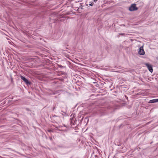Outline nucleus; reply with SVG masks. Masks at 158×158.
<instances>
[{
  "mask_svg": "<svg viewBox=\"0 0 158 158\" xmlns=\"http://www.w3.org/2000/svg\"><path fill=\"white\" fill-rule=\"evenodd\" d=\"M138 10V8L136 6L135 4H132L129 8V10L130 11H133Z\"/></svg>",
  "mask_w": 158,
  "mask_h": 158,
  "instance_id": "f257e3e1",
  "label": "nucleus"
},
{
  "mask_svg": "<svg viewBox=\"0 0 158 158\" xmlns=\"http://www.w3.org/2000/svg\"><path fill=\"white\" fill-rule=\"evenodd\" d=\"M145 65L147 67L150 72L152 73L153 71L152 65L149 63H146Z\"/></svg>",
  "mask_w": 158,
  "mask_h": 158,
  "instance_id": "f03ea898",
  "label": "nucleus"
},
{
  "mask_svg": "<svg viewBox=\"0 0 158 158\" xmlns=\"http://www.w3.org/2000/svg\"><path fill=\"white\" fill-rule=\"evenodd\" d=\"M138 53L140 55H144L145 54V52L144 51L143 47H141L139 48V51L138 52Z\"/></svg>",
  "mask_w": 158,
  "mask_h": 158,
  "instance_id": "7ed1b4c3",
  "label": "nucleus"
},
{
  "mask_svg": "<svg viewBox=\"0 0 158 158\" xmlns=\"http://www.w3.org/2000/svg\"><path fill=\"white\" fill-rule=\"evenodd\" d=\"M20 78H21V79H22V80H23V81L24 82H25V83L26 84H28L29 83L28 80L27 79H26L25 77H24L23 76H20Z\"/></svg>",
  "mask_w": 158,
  "mask_h": 158,
  "instance_id": "20e7f679",
  "label": "nucleus"
},
{
  "mask_svg": "<svg viewBox=\"0 0 158 158\" xmlns=\"http://www.w3.org/2000/svg\"><path fill=\"white\" fill-rule=\"evenodd\" d=\"M158 102V99H155L152 100H151L149 101V102L152 103Z\"/></svg>",
  "mask_w": 158,
  "mask_h": 158,
  "instance_id": "39448f33",
  "label": "nucleus"
},
{
  "mask_svg": "<svg viewBox=\"0 0 158 158\" xmlns=\"http://www.w3.org/2000/svg\"><path fill=\"white\" fill-rule=\"evenodd\" d=\"M94 4V2H90V3H89V5L90 6H92L93 4Z\"/></svg>",
  "mask_w": 158,
  "mask_h": 158,
  "instance_id": "423d86ee",
  "label": "nucleus"
},
{
  "mask_svg": "<svg viewBox=\"0 0 158 158\" xmlns=\"http://www.w3.org/2000/svg\"><path fill=\"white\" fill-rule=\"evenodd\" d=\"M48 131L49 132H50L51 131V130H48Z\"/></svg>",
  "mask_w": 158,
  "mask_h": 158,
  "instance_id": "0eeeda50",
  "label": "nucleus"
},
{
  "mask_svg": "<svg viewBox=\"0 0 158 158\" xmlns=\"http://www.w3.org/2000/svg\"><path fill=\"white\" fill-rule=\"evenodd\" d=\"M97 0H94V2H95L96 1H97Z\"/></svg>",
  "mask_w": 158,
  "mask_h": 158,
  "instance_id": "6e6552de",
  "label": "nucleus"
}]
</instances>
